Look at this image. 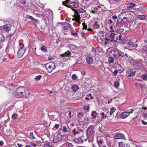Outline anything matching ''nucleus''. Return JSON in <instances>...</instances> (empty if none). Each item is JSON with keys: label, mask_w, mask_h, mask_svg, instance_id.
<instances>
[{"label": "nucleus", "mask_w": 147, "mask_h": 147, "mask_svg": "<svg viewBox=\"0 0 147 147\" xmlns=\"http://www.w3.org/2000/svg\"><path fill=\"white\" fill-rule=\"evenodd\" d=\"M15 95L17 97L24 98L27 97L28 93L26 88L23 86L18 88L15 91Z\"/></svg>", "instance_id": "nucleus-1"}, {"label": "nucleus", "mask_w": 147, "mask_h": 147, "mask_svg": "<svg viewBox=\"0 0 147 147\" xmlns=\"http://www.w3.org/2000/svg\"><path fill=\"white\" fill-rule=\"evenodd\" d=\"M129 14V13L128 12L123 13L119 14V16L121 18H119L118 19V21L120 23H126L128 21L129 17L128 16Z\"/></svg>", "instance_id": "nucleus-2"}, {"label": "nucleus", "mask_w": 147, "mask_h": 147, "mask_svg": "<svg viewBox=\"0 0 147 147\" xmlns=\"http://www.w3.org/2000/svg\"><path fill=\"white\" fill-rule=\"evenodd\" d=\"M70 0H66L65 1L63 2V4L64 5H65L67 7H70L72 9L75 11L74 8H76L78 7V4L75 3H68Z\"/></svg>", "instance_id": "nucleus-3"}, {"label": "nucleus", "mask_w": 147, "mask_h": 147, "mask_svg": "<svg viewBox=\"0 0 147 147\" xmlns=\"http://www.w3.org/2000/svg\"><path fill=\"white\" fill-rule=\"evenodd\" d=\"M19 46L20 48L17 52V56L18 58H21L23 56L25 51V50L24 48V44L20 43Z\"/></svg>", "instance_id": "nucleus-4"}, {"label": "nucleus", "mask_w": 147, "mask_h": 147, "mask_svg": "<svg viewBox=\"0 0 147 147\" xmlns=\"http://www.w3.org/2000/svg\"><path fill=\"white\" fill-rule=\"evenodd\" d=\"M45 67L49 73H51L55 68V63L53 62H51L45 65Z\"/></svg>", "instance_id": "nucleus-5"}, {"label": "nucleus", "mask_w": 147, "mask_h": 147, "mask_svg": "<svg viewBox=\"0 0 147 147\" xmlns=\"http://www.w3.org/2000/svg\"><path fill=\"white\" fill-rule=\"evenodd\" d=\"M94 126L92 125H90L86 131V134L88 137L92 135L94 133L93 129Z\"/></svg>", "instance_id": "nucleus-6"}, {"label": "nucleus", "mask_w": 147, "mask_h": 147, "mask_svg": "<svg viewBox=\"0 0 147 147\" xmlns=\"http://www.w3.org/2000/svg\"><path fill=\"white\" fill-rule=\"evenodd\" d=\"M62 136L60 134H57L55 135L53 138V142H56L61 140V139Z\"/></svg>", "instance_id": "nucleus-7"}, {"label": "nucleus", "mask_w": 147, "mask_h": 147, "mask_svg": "<svg viewBox=\"0 0 147 147\" xmlns=\"http://www.w3.org/2000/svg\"><path fill=\"white\" fill-rule=\"evenodd\" d=\"M133 110H131V112H123L121 115V118L124 119L126 118L131 113H132V111Z\"/></svg>", "instance_id": "nucleus-8"}, {"label": "nucleus", "mask_w": 147, "mask_h": 147, "mask_svg": "<svg viewBox=\"0 0 147 147\" xmlns=\"http://www.w3.org/2000/svg\"><path fill=\"white\" fill-rule=\"evenodd\" d=\"M119 147H130V145L128 144L120 142L119 143Z\"/></svg>", "instance_id": "nucleus-9"}, {"label": "nucleus", "mask_w": 147, "mask_h": 147, "mask_svg": "<svg viewBox=\"0 0 147 147\" xmlns=\"http://www.w3.org/2000/svg\"><path fill=\"white\" fill-rule=\"evenodd\" d=\"M124 137V135L121 133H118L116 134L115 138L116 139H121Z\"/></svg>", "instance_id": "nucleus-10"}, {"label": "nucleus", "mask_w": 147, "mask_h": 147, "mask_svg": "<svg viewBox=\"0 0 147 147\" xmlns=\"http://www.w3.org/2000/svg\"><path fill=\"white\" fill-rule=\"evenodd\" d=\"M112 53H113V55L114 56H117L118 55L119 52V50L117 49H115L112 50L111 51Z\"/></svg>", "instance_id": "nucleus-11"}, {"label": "nucleus", "mask_w": 147, "mask_h": 147, "mask_svg": "<svg viewBox=\"0 0 147 147\" xmlns=\"http://www.w3.org/2000/svg\"><path fill=\"white\" fill-rule=\"evenodd\" d=\"M93 61V59L91 57L88 56L86 57V61L87 63L88 64H91L92 62Z\"/></svg>", "instance_id": "nucleus-12"}, {"label": "nucleus", "mask_w": 147, "mask_h": 147, "mask_svg": "<svg viewBox=\"0 0 147 147\" xmlns=\"http://www.w3.org/2000/svg\"><path fill=\"white\" fill-rule=\"evenodd\" d=\"M136 73L135 71L133 70V69H130V73L129 74V77H131V76H134Z\"/></svg>", "instance_id": "nucleus-13"}, {"label": "nucleus", "mask_w": 147, "mask_h": 147, "mask_svg": "<svg viewBox=\"0 0 147 147\" xmlns=\"http://www.w3.org/2000/svg\"><path fill=\"white\" fill-rule=\"evenodd\" d=\"M71 88L75 92L77 91L79 89V87L76 85H73Z\"/></svg>", "instance_id": "nucleus-14"}, {"label": "nucleus", "mask_w": 147, "mask_h": 147, "mask_svg": "<svg viewBox=\"0 0 147 147\" xmlns=\"http://www.w3.org/2000/svg\"><path fill=\"white\" fill-rule=\"evenodd\" d=\"M141 78L144 80H147V74L145 73L141 76Z\"/></svg>", "instance_id": "nucleus-15"}, {"label": "nucleus", "mask_w": 147, "mask_h": 147, "mask_svg": "<svg viewBox=\"0 0 147 147\" xmlns=\"http://www.w3.org/2000/svg\"><path fill=\"white\" fill-rule=\"evenodd\" d=\"M63 145L67 147H73L72 144L70 143L66 142Z\"/></svg>", "instance_id": "nucleus-16"}, {"label": "nucleus", "mask_w": 147, "mask_h": 147, "mask_svg": "<svg viewBox=\"0 0 147 147\" xmlns=\"http://www.w3.org/2000/svg\"><path fill=\"white\" fill-rule=\"evenodd\" d=\"M26 18H27L31 20L32 21L36 22V20L31 16H30L29 15H27Z\"/></svg>", "instance_id": "nucleus-17"}, {"label": "nucleus", "mask_w": 147, "mask_h": 147, "mask_svg": "<svg viewBox=\"0 0 147 147\" xmlns=\"http://www.w3.org/2000/svg\"><path fill=\"white\" fill-rule=\"evenodd\" d=\"M74 17L76 19V21H80V15L78 14V13H77L76 15H74Z\"/></svg>", "instance_id": "nucleus-18"}, {"label": "nucleus", "mask_w": 147, "mask_h": 147, "mask_svg": "<svg viewBox=\"0 0 147 147\" xmlns=\"http://www.w3.org/2000/svg\"><path fill=\"white\" fill-rule=\"evenodd\" d=\"M138 18L140 20H144L146 18L145 16L144 15H139Z\"/></svg>", "instance_id": "nucleus-19"}, {"label": "nucleus", "mask_w": 147, "mask_h": 147, "mask_svg": "<svg viewBox=\"0 0 147 147\" xmlns=\"http://www.w3.org/2000/svg\"><path fill=\"white\" fill-rule=\"evenodd\" d=\"M68 52H65L64 53L62 54L61 55V56L62 57L65 56H69L70 55H71V53L69 52V51H68Z\"/></svg>", "instance_id": "nucleus-20"}, {"label": "nucleus", "mask_w": 147, "mask_h": 147, "mask_svg": "<svg viewBox=\"0 0 147 147\" xmlns=\"http://www.w3.org/2000/svg\"><path fill=\"white\" fill-rule=\"evenodd\" d=\"M93 26L95 28L98 29L99 28V25L98 24L97 22H95L93 25Z\"/></svg>", "instance_id": "nucleus-21"}, {"label": "nucleus", "mask_w": 147, "mask_h": 147, "mask_svg": "<svg viewBox=\"0 0 147 147\" xmlns=\"http://www.w3.org/2000/svg\"><path fill=\"white\" fill-rule=\"evenodd\" d=\"M116 109L115 107H112L110 109V115H112L113 113L115 111Z\"/></svg>", "instance_id": "nucleus-22"}, {"label": "nucleus", "mask_w": 147, "mask_h": 147, "mask_svg": "<svg viewBox=\"0 0 147 147\" xmlns=\"http://www.w3.org/2000/svg\"><path fill=\"white\" fill-rule=\"evenodd\" d=\"M85 12L86 11L85 10H84L83 9L81 8L80 9L77 10L76 11V13H78Z\"/></svg>", "instance_id": "nucleus-23"}, {"label": "nucleus", "mask_w": 147, "mask_h": 147, "mask_svg": "<svg viewBox=\"0 0 147 147\" xmlns=\"http://www.w3.org/2000/svg\"><path fill=\"white\" fill-rule=\"evenodd\" d=\"M96 114L97 113L96 111H93L91 115L93 116L94 118H96Z\"/></svg>", "instance_id": "nucleus-24"}, {"label": "nucleus", "mask_w": 147, "mask_h": 147, "mask_svg": "<svg viewBox=\"0 0 147 147\" xmlns=\"http://www.w3.org/2000/svg\"><path fill=\"white\" fill-rule=\"evenodd\" d=\"M62 130L65 132H67L69 131V129L65 126H64L63 127Z\"/></svg>", "instance_id": "nucleus-25"}, {"label": "nucleus", "mask_w": 147, "mask_h": 147, "mask_svg": "<svg viewBox=\"0 0 147 147\" xmlns=\"http://www.w3.org/2000/svg\"><path fill=\"white\" fill-rule=\"evenodd\" d=\"M128 45H132L134 44L133 41L132 40H129L127 43Z\"/></svg>", "instance_id": "nucleus-26"}, {"label": "nucleus", "mask_w": 147, "mask_h": 147, "mask_svg": "<svg viewBox=\"0 0 147 147\" xmlns=\"http://www.w3.org/2000/svg\"><path fill=\"white\" fill-rule=\"evenodd\" d=\"M135 5L134 3H131L129 4L128 5V8H132L134 7Z\"/></svg>", "instance_id": "nucleus-27"}, {"label": "nucleus", "mask_w": 147, "mask_h": 147, "mask_svg": "<svg viewBox=\"0 0 147 147\" xmlns=\"http://www.w3.org/2000/svg\"><path fill=\"white\" fill-rule=\"evenodd\" d=\"M9 24H6L4 26V29L7 31H9Z\"/></svg>", "instance_id": "nucleus-28"}, {"label": "nucleus", "mask_w": 147, "mask_h": 147, "mask_svg": "<svg viewBox=\"0 0 147 147\" xmlns=\"http://www.w3.org/2000/svg\"><path fill=\"white\" fill-rule=\"evenodd\" d=\"M78 76L76 74H73L71 76V78L73 80H76L78 78Z\"/></svg>", "instance_id": "nucleus-29"}, {"label": "nucleus", "mask_w": 147, "mask_h": 147, "mask_svg": "<svg viewBox=\"0 0 147 147\" xmlns=\"http://www.w3.org/2000/svg\"><path fill=\"white\" fill-rule=\"evenodd\" d=\"M41 50L43 52H47V50L46 49V47L45 46H43L42 47H41Z\"/></svg>", "instance_id": "nucleus-30"}, {"label": "nucleus", "mask_w": 147, "mask_h": 147, "mask_svg": "<svg viewBox=\"0 0 147 147\" xmlns=\"http://www.w3.org/2000/svg\"><path fill=\"white\" fill-rule=\"evenodd\" d=\"M124 31V29L122 28H120L117 29L116 30V32L118 33H120L123 32Z\"/></svg>", "instance_id": "nucleus-31"}, {"label": "nucleus", "mask_w": 147, "mask_h": 147, "mask_svg": "<svg viewBox=\"0 0 147 147\" xmlns=\"http://www.w3.org/2000/svg\"><path fill=\"white\" fill-rule=\"evenodd\" d=\"M119 83L118 81H116L114 83V85L115 87H116V88L118 87L119 86Z\"/></svg>", "instance_id": "nucleus-32"}, {"label": "nucleus", "mask_w": 147, "mask_h": 147, "mask_svg": "<svg viewBox=\"0 0 147 147\" xmlns=\"http://www.w3.org/2000/svg\"><path fill=\"white\" fill-rule=\"evenodd\" d=\"M108 61L110 63H112L113 62L114 59L113 57H111L109 58Z\"/></svg>", "instance_id": "nucleus-33"}, {"label": "nucleus", "mask_w": 147, "mask_h": 147, "mask_svg": "<svg viewBox=\"0 0 147 147\" xmlns=\"http://www.w3.org/2000/svg\"><path fill=\"white\" fill-rule=\"evenodd\" d=\"M115 33H112L110 34L111 38L112 39H114L115 36Z\"/></svg>", "instance_id": "nucleus-34"}, {"label": "nucleus", "mask_w": 147, "mask_h": 147, "mask_svg": "<svg viewBox=\"0 0 147 147\" xmlns=\"http://www.w3.org/2000/svg\"><path fill=\"white\" fill-rule=\"evenodd\" d=\"M20 3L23 5H25L26 3L25 1L24 0H19Z\"/></svg>", "instance_id": "nucleus-35"}, {"label": "nucleus", "mask_w": 147, "mask_h": 147, "mask_svg": "<svg viewBox=\"0 0 147 147\" xmlns=\"http://www.w3.org/2000/svg\"><path fill=\"white\" fill-rule=\"evenodd\" d=\"M49 93L50 94L53 93V94H56L57 93V92L54 90H52L50 91Z\"/></svg>", "instance_id": "nucleus-36"}, {"label": "nucleus", "mask_w": 147, "mask_h": 147, "mask_svg": "<svg viewBox=\"0 0 147 147\" xmlns=\"http://www.w3.org/2000/svg\"><path fill=\"white\" fill-rule=\"evenodd\" d=\"M41 77L42 76L40 75L38 76H36L35 78V79L36 80H39L41 78Z\"/></svg>", "instance_id": "nucleus-37"}, {"label": "nucleus", "mask_w": 147, "mask_h": 147, "mask_svg": "<svg viewBox=\"0 0 147 147\" xmlns=\"http://www.w3.org/2000/svg\"><path fill=\"white\" fill-rule=\"evenodd\" d=\"M5 39V37L2 35H1V36L0 37V41L1 42H2L4 41V40Z\"/></svg>", "instance_id": "nucleus-38"}, {"label": "nucleus", "mask_w": 147, "mask_h": 147, "mask_svg": "<svg viewBox=\"0 0 147 147\" xmlns=\"http://www.w3.org/2000/svg\"><path fill=\"white\" fill-rule=\"evenodd\" d=\"M83 114L82 113H78V116L79 118H81L83 116Z\"/></svg>", "instance_id": "nucleus-39"}, {"label": "nucleus", "mask_w": 147, "mask_h": 147, "mask_svg": "<svg viewBox=\"0 0 147 147\" xmlns=\"http://www.w3.org/2000/svg\"><path fill=\"white\" fill-rule=\"evenodd\" d=\"M101 115H102V116L101 117V118H106L107 115H105V113H104L102 112L101 114Z\"/></svg>", "instance_id": "nucleus-40"}, {"label": "nucleus", "mask_w": 147, "mask_h": 147, "mask_svg": "<svg viewBox=\"0 0 147 147\" xmlns=\"http://www.w3.org/2000/svg\"><path fill=\"white\" fill-rule=\"evenodd\" d=\"M82 36L84 38H86L87 36V34L84 32H82L81 34Z\"/></svg>", "instance_id": "nucleus-41"}, {"label": "nucleus", "mask_w": 147, "mask_h": 147, "mask_svg": "<svg viewBox=\"0 0 147 147\" xmlns=\"http://www.w3.org/2000/svg\"><path fill=\"white\" fill-rule=\"evenodd\" d=\"M17 115H16L13 114L12 115L11 118L13 119H14L17 118Z\"/></svg>", "instance_id": "nucleus-42"}, {"label": "nucleus", "mask_w": 147, "mask_h": 147, "mask_svg": "<svg viewBox=\"0 0 147 147\" xmlns=\"http://www.w3.org/2000/svg\"><path fill=\"white\" fill-rule=\"evenodd\" d=\"M82 25L83 26V29H87V25H85V23H83L82 24Z\"/></svg>", "instance_id": "nucleus-43"}, {"label": "nucleus", "mask_w": 147, "mask_h": 147, "mask_svg": "<svg viewBox=\"0 0 147 147\" xmlns=\"http://www.w3.org/2000/svg\"><path fill=\"white\" fill-rule=\"evenodd\" d=\"M46 143L47 144V145L49 147H51L52 146V144L51 143V142H46Z\"/></svg>", "instance_id": "nucleus-44"}, {"label": "nucleus", "mask_w": 147, "mask_h": 147, "mask_svg": "<svg viewBox=\"0 0 147 147\" xmlns=\"http://www.w3.org/2000/svg\"><path fill=\"white\" fill-rule=\"evenodd\" d=\"M72 132L74 135H76V134H77L78 133V132L75 129L73 130Z\"/></svg>", "instance_id": "nucleus-45"}, {"label": "nucleus", "mask_w": 147, "mask_h": 147, "mask_svg": "<svg viewBox=\"0 0 147 147\" xmlns=\"http://www.w3.org/2000/svg\"><path fill=\"white\" fill-rule=\"evenodd\" d=\"M133 144L136 145V146H138L139 145V142L136 141H133Z\"/></svg>", "instance_id": "nucleus-46"}, {"label": "nucleus", "mask_w": 147, "mask_h": 147, "mask_svg": "<svg viewBox=\"0 0 147 147\" xmlns=\"http://www.w3.org/2000/svg\"><path fill=\"white\" fill-rule=\"evenodd\" d=\"M118 73V70L116 69L115 70L113 73V74L114 76H116L117 74Z\"/></svg>", "instance_id": "nucleus-47"}, {"label": "nucleus", "mask_w": 147, "mask_h": 147, "mask_svg": "<svg viewBox=\"0 0 147 147\" xmlns=\"http://www.w3.org/2000/svg\"><path fill=\"white\" fill-rule=\"evenodd\" d=\"M119 56L121 57H124V55H122V54L121 53V51L120 50H119V52L118 54Z\"/></svg>", "instance_id": "nucleus-48"}, {"label": "nucleus", "mask_w": 147, "mask_h": 147, "mask_svg": "<svg viewBox=\"0 0 147 147\" xmlns=\"http://www.w3.org/2000/svg\"><path fill=\"white\" fill-rule=\"evenodd\" d=\"M30 136L32 137V138L33 139H35V138L33 136V133L32 132H30Z\"/></svg>", "instance_id": "nucleus-49"}, {"label": "nucleus", "mask_w": 147, "mask_h": 147, "mask_svg": "<svg viewBox=\"0 0 147 147\" xmlns=\"http://www.w3.org/2000/svg\"><path fill=\"white\" fill-rule=\"evenodd\" d=\"M78 35V34L76 32H75L74 33H72L71 34V36H77Z\"/></svg>", "instance_id": "nucleus-50"}, {"label": "nucleus", "mask_w": 147, "mask_h": 147, "mask_svg": "<svg viewBox=\"0 0 147 147\" xmlns=\"http://www.w3.org/2000/svg\"><path fill=\"white\" fill-rule=\"evenodd\" d=\"M143 50L146 52L147 51V47L146 46H144L143 48Z\"/></svg>", "instance_id": "nucleus-51"}, {"label": "nucleus", "mask_w": 147, "mask_h": 147, "mask_svg": "<svg viewBox=\"0 0 147 147\" xmlns=\"http://www.w3.org/2000/svg\"><path fill=\"white\" fill-rule=\"evenodd\" d=\"M141 122H142V123L143 124V125H146L147 124V122H145L144 120H142L141 121Z\"/></svg>", "instance_id": "nucleus-52"}, {"label": "nucleus", "mask_w": 147, "mask_h": 147, "mask_svg": "<svg viewBox=\"0 0 147 147\" xmlns=\"http://www.w3.org/2000/svg\"><path fill=\"white\" fill-rule=\"evenodd\" d=\"M112 18L113 20H116L117 19V16L116 15H114L112 17Z\"/></svg>", "instance_id": "nucleus-53"}, {"label": "nucleus", "mask_w": 147, "mask_h": 147, "mask_svg": "<svg viewBox=\"0 0 147 147\" xmlns=\"http://www.w3.org/2000/svg\"><path fill=\"white\" fill-rule=\"evenodd\" d=\"M63 29L64 30H67V26H64L63 27Z\"/></svg>", "instance_id": "nucleus-54"}, {"label": "nucleus", "mask_w": 147, "mask_h": 147, "mask_svg": "<svg viewBox=\"0 0 147 147\" xmlns=\"http://www.w3.org/2000/svg\"><path fill=\"white\" fill-rule=\"evenodd\" d=\"M30 144L32 146L35 147L36 146V144L34 143H33L32 142H31L30 143Z\"/></svg>", "instance_id": "nucleus-55"}, {"label": "nucleus", "mask_w": 147, "mask_h": 147, "mask_svg": "<svg viewBox=\"0 0 147 147\" xmlns=\"http://www.w3.org/2000/svg\"><path fill=\"white\" fill-rule=\"evenodd\" d=\"M59 125L58 124H55V127L56 128H57L59 127Z\"/></svg>", "instance_id": "nucleus-56"}, {"label": "nucleus", "mask_w": 147, "mask_h": 147, "mask_svg": "<svg viewBox=\"0 0 147 147\" xmlns=\"http://www.w3.org/2000/svg\"><path fill=\"white\" fill-rule=\"evenodd\" d=\"M11 87H14V86H16V84H13V83H11Z\"/></svg>", "instance_id": "nucleus-57"}, {"label": "nucleus", "mask_w": 147, "mask_h": 147, "mask_svg": "<svg viewBox=\"0 0 147 147\" xmlns=\"http://www.w3.org/2000/svg\"><path fill=\"white\" fill-rule=\"evenodd\" d=\"M17 145L19 147H21L22 146V144H21L17 143Z\"/></svg>", "instance_id": "nucleus-58"}, {"label": "nucleus", "mask_w": 147, "mask_h": 147, "mask_svg": "<svg viewBox=\"0 0 147 147\" xmlns=\"http://www.w3.org/2000/svg\"><path fill=\"white\" fill-rule=\"evenodd\" d=\"M122 37V35L120 34L119 35V40H122V39H121V38Z\"/></svg>", "instance_id": "nucleus-59"}, {"label": "nucleus", "mask_w": 147, "mask_h": 147, "mask_svg": "<svg viewBox=\"0 0 147 147\" xmlns=\"http://www.w3.org/2000/svg\"><path fill=\"white\" fill-rule=\"evenodd\" d=\"M108 23H113V21L111 20V19H109L108 21Z\"/></svg>", "instance_id": "nucleus-60"}, {"label": "nucleus", "mask_w": 147, "mask_h": 147, "mask_svg": "<svg viewBox=\"0 0 147 147\" xmlns=\"http://www.w3.org/2000/svg\"><path fill=\"white\" fill-rule=\"evenodd\" d=\"M143 116V117H147V114L146 113H145L144 114Z\"/></svg>", "instance_id": "nucleus-61"}, {"label": "nucleus", "mask_w": 147, "mask_h": 147, "mask_svg": "<svg viewBox=\"0 0 147 147\" xmlns=\"http://www.w3.org/2000/svg\"><path fill=\"white\" fill-rule=\"evenodd\" d=\"M84 108L86 110H88V109H89V107L88 106H85L84 107Z\"/></svg>", "instance_id": "nucleus-62"}, {"label": "nucleus", "mask_w": 147, "mask_h": 147, "mask_svg": "<svg viewBox=\"0 0 147 147\" xmlns=\"http://www.w3.org/2000/svg\"><path fill=\"white\" fill-rule=\"evenodd\" d=\"M82 74L83 75H85L86 74V72L85 71H82Z\"/></svg>", "instance_id": "nucleus-63"}, {"label": "nucleus", "mask_w": 147, "mask_h": 147, "mask_svg": "<svg viewBox=\"0 0 147 147\" xmlns=\"http://www.w3.org/2000/svg\"><path fill=\"white\" fill-rule=\"evenodd\" d=\"M132 46L134 47H137L138 46V45L137 44H136L134 45H133Z\"/></svg>", "instance_id": "nucleus-64"}]
</instances>
